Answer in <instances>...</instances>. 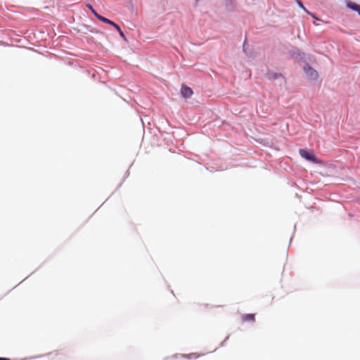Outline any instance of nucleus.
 <instances>
[{"mask_svg": "<svg viewBox=\"0 0 360 360\" xmlns=\"http://www.w3.org/2000/svg\"><path fill=\"white\" fill-rule=\"evenodd\" d=\"M300 154L302 158H305L307 160L311 161L315 163L318 162L316 157L307 150L300 149Z\"/></svg>", "mask_w": 360, "mask_h": 360, "instance_id": "obj_1", "label": "nucleus"}, {"mask_svg": "<svg viewBox=\"0 0 360 360\" xmlns=\"http://www.w3.org/2000/svg\"><path fill=\"white\" fill-rule=\"evenodd\" d=\"M304 70L307 76L311 79H316L318 77L317 72L312 68L307 65L304 67Z\"/></svg>", "mask_w": 360, "mask_h": 360, "instance_id": "obj_2", "label": "nucleus"}, {"mask_svg": "<svg viewBox=\"0 0 360 360\" xmlns=\"http://www.w3.org/2000/svg\"><path fill=\"white\" fill-rule=\"evenodd\" d=\"M181 93L182 96L186 98H190L193 94L192 89L185 84H182Z\"/></svg>", "mask_w": 360, "mask_h": 360, "instance_id": "obj_3", "label": "nucleus"}, {"mask_svg": "<svg viewBox=\"0 0 360 360\" xmlns=\"http://www.w3.org/2000/svg\"><path fill=\"white\" fill-rule=\"evenodd\" d=\"M86 6H87V8H89V9H90V11L92 12V13H93V14H94V15H95V16H96V17L99 20H101V22H105H105H109L108 21V18H105V17H103V16H102V15H99V14H98V13L95 10H94V8H93V6H92L91 4H88L86 5Z\"/></svg>", "mask_w": 360, "mask_h": 360, "instance_id": "obj_4", "label": "nucleus"}, {"mask_svg": "<svg viewBox=\"0 0 360 360\" xmlns=\"http://www.w3.org/2000/svg\"><path fill=\"white\" fill-rule=\"evenodd\" d=\"M108 21L109 22H106V23H107V24H112V26H113V27H115V28L118 31V32H119V34H120V37H121L122 38H123L124 40H126V37H125V35H124V32L122 31V30H121L120 27L117 24H116L115 22H114L113 21H112V20H109V19H108Z\"/></svg>", "mask_w": 360, "mask_h": 360, "instance_id": "obj_5", "label": "nucleus"}, {"mask_svg": "<svg viewBox=\"0 0 360 360\" xmlns=\"http://www.w3.org/2000/svg\"><path fill=\"white\" fill-rule=\"evenodd\" d=\"M241 319L243 322H246V321L255 322V314H243L241 316Z\"/></svg>", "mask_w": 360, "mask_h": 360, "instance_id": "obj_6", "label": "nucleus"}, {"mask_svg": "<svg viewBox=\"0 0 360 360\" xmlns=\"http://www.w3.org/2000/svg\"><path fill=\"white\" fill-rule=\"evenodd\" d=\"M296 3L304 11H305L309 15H311L312 17H314L311 13H310L303 5V4L300 0H296Z\"/></svg>", "mask_w": 360, "mask_h": 360, "instance_id": "obj_7", "label": "nucleus"}, {"mask_svg": "<svg viewBox=\"0 0 360 360\" xmlns=\"http://www.w3.org/2000/svg\"><path fill=\"white\" fill-rule=\"evenodd\" d=\"M348 6L350 8L358 12V13L360 15V5L356 4H349Z\"/></svg>", "mask_w": 360, "mask_h": 360, "instance_id": "obj_8", "label": "nucleus"}, {"mask_svg": "<svg viewBox=\"0 0 360 360\" xmlns=\"http://www.w3.org/2000/svg\"><path fill=\"white\" fill-rule=\"evenodd\" d=\"M200 356H201L200 354H198L197 353H191V354L186 355V356L188 359H197V358L200 357Z\"/></svg>", "mask_w": 360, "mask_h": 360, "instance_id": "obj_9", "label": "nucleus"}, {"mask_svg": "<svg viewBox=\"0 0 360 360\" xmlns=\"http://www.w3.org/2000/svg\"><path fill=\"white\" fill-rule=\"evenodd\" d=\"M0 360H11V359H8V358L0 357Z\"/></svg>", "mask_w": 360, "mask_h": 360, "instance_id": "obj_10", "label": "nucleus"}]
</instances>
